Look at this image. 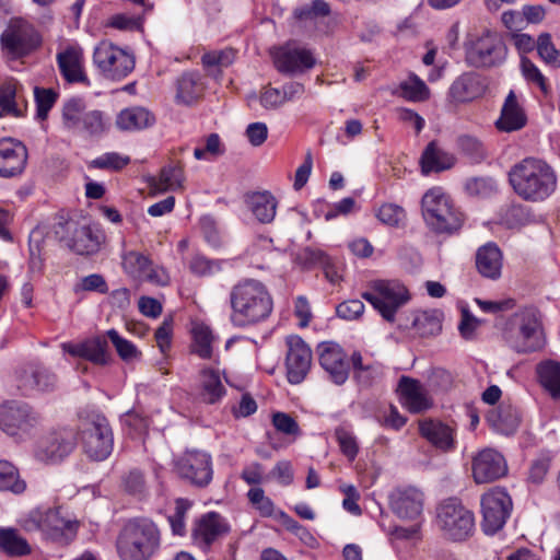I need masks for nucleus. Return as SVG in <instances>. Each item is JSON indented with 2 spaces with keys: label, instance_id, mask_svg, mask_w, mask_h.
I'll use <instances>...</instances> for the list:
<instances>
[{
  "label": "nucleus",
  "instance_id": "338daca9",
  "mask_svg": "<svg viewBox=\"0 0 560 560\" xmlns=\"http://www.w3.org/2000/svg\"><path fill=\"white\" fill-rule=\"evenodd\" d=\"M339 489L345 494L342 508L352 515H361L362 510L358 503L360 500V493L357 488L353 485L345 483L341 485Z\"/></svg>",
  "mask_w": 560,
  "mask_h": 560
},
{
  "label": "nucleus",
  "instance_id": "0eeeda50",
  "mask_svg": "<svg viewBox=\"0 0 560 560\" xmlns=\"http://www.w3.org/2000/svg\"><path fill=\"white\" fill-rule=\"evenodd\" d=\"M361 296L389 323L395 320L397 312L410 300L407 287L396 279L371 281Z\"/></svg>",
  "mask_w": 560,
  "mask_h": 560
},
{
  "label": "nucleus",
  "instance_id": "79ce46f5",
  "mask_svg": "<svg viewBox=\"0 0 560 560\" xmlns=\"http://www.w3.org/2000/svg\"><path fill=\"white\" fill-rule=\"evenodd\" d=\"M235 59V51L231 48L222 50H212L203 54L201 57L202 66L209 74L218 78L223 68H228Z\"/></svg>",
  "mask_w": 560,
  "mask_h": 560
},
{
  "label": "nucleus",
  "instance_id": "473e14b6",
  "mask_svg": "<svg viewBox=\"0 0 560 560\" xmlns=\"http://www.w3.org/2000/svg\"><path fill=\"white\" fill-rule=\"evenodd\" d=\"M476 266L479 273L489 279L501 276L502 253L494 243L481 246L476 254Z\"/></svg>",
  "mask_w": 560,
  "mask_h": 560
},
{
  "label": "nucleus",
  "instance_id": "49530a36",
  "mask_svg": "<svg viewBox=\"0 0 560 560\" xmlns=\"http://www.w3.org/2000/svg\"><path fill=\"white\" fill-rule=\"evenodd\" d=\"M400 95L410 102H423L430 96V90L418 75L410 74L399 84Z\"/></svg>",
  "mask_w": 560,
  "mask_h": 560
},
{
  "label": "nucleus",
  "instance_id": "a211bd4d",
  "mask_svg": "<svg viewBox=\"0 0 560 560\" xmlns=\"http://www.w3.org/2000/svg\"><path fill=\"white\" fill-rule=\"evenodd\" d=\"M230 532L226 520L217 512H208L196 520L191 539L200 549L207 551L215 541Z\"/></svg>",
  "mask_w": 560,
  "mask_h": 560
},
{
  "label": "nucleus",
  "instance_id": "a19ab883",
  "mask_svg": "<svg viewBox=\"0 0 560 560\" xmlns=\"http://www.w3.org/2000/svg\"><path fill=\"white\" fill-rule=\"evenodd\" d=\"M101 238V235L95 233L92 228L83 225L74 230L70 246L80 255H90L98 249Z\"/></svg>",
  "mask_w": 560,
  "mask_h": 560
},
{
  "label": "nucleus",
  "instance_id": "3c124183",
  "mask_svg": "<svg viewBox=\"0 0 560 560\" xmlns=\"http://www.w3.org/2000/svg\"><path fill=\"white\" fill-rule=\"evenodd\" d=\"M191 505L187 499L179 498L175 501L174 511L168 515V523L174 535L184 536L186 534V517Z\"/></svg>",
  "mask_w": 560,
  "mask_h": 560
},
{
  "label": "nucleus",
  "instance_id": "e433bc0d",
  "mask_svg": "<svg viewBox=\"0 0 560 560\" xmlns=\"http://www.w3.org/2000/svg\"><path fill=\"white\" fill-rule=\"evenodd\" d=\"M199 395L203 402L211 405L220 401L225 395V387L217 370L203 369L201 371Z\"/></svg>",
  "mask_w": 560,
  "mask_h": 560
},
{
  "label": "nucleus",
  "instance_id": "20e7f679",
  "mask_svg": "<svg viewBox=\"0 0 560 560\" xmlns=\"http://www.w3.org/2000/svg\"><path fill=\"white\" fill-rule=\"evenodd\" d=\"M160 542L155 523L147 517H135L124 525L116 548L121 560H148L158 551Z\"/></svg>",
  "mask_w": 560,
  "mask_h": 560
},
{
  "label": "nucleus",
  "instance_id": "f8f14e48",
  "mask_svg": "<svg viewBox=\"0 0 560 560\" xmlns=\"http://www.w3.org/2000/svg\"><path fill=\"white\" fill-rule=\"evenodd\" d=\"M93 63L104 78L119 81L135 69V57L127 49L102 40L94 48Z\"/></svg>",
  "mask_w": 560,
  "mask_h": 560
},
{
  "label": "nucleus",
  "instance_id": "cd10ccee",
  "mask_svg": "<svg viewBox=\"0 0 560 560\" xmlns=\"http://www.w3.org/2000/svg\"><path fill=\"white\" fill-rule=\"evenodd\" d=\"M74 447L72 440L61 432H52L39 439L34 455L43 463H56L68 456Z\"/></svg>",
  "mask_w": 560,
  "mask_h": 560
},
{
  "label": "nucleus",
  "instance_id": "0e129e2a",
  "mask_svg": "<svg viewBox=\"0 0 560 560\" xmlns=\"http://www.w3.org/2000/svg\"><path fill=\"white\" fill-rule=\"evenodd\" d=\"M458 148L460 151L474 161L485 158L482 143L475 137L462 136L458 138Z\"/></svg>",
  "mask_w": 560,
  "mask_h": 560
},
{
  "label": "nucleus",
  "instance_id": "39448f33",
  "mask_svg": "<svg viewBox=\"0 0 560 560\" xmlns=\"http://www.w3.org/2000/svg\"><path fill=\"white\" fill-rule=\"evenodd\" d=\"M422 217L427 225L436 233L458 231L463 225V214L455 207L450 195L440 186L428 189L421 199Z\"/></svg>",
  "mask_w": 560,
  "mask_h": 560
},
{
  "label": "nucleus",
  "instance_id": "de8ad7c7",
  "mask_svg": "<svg viewBox=\"0 0 560 560\" xmlns=\"http://www.w3.org/2000/svg\"><path fill=\"white\" fill-rule=\"evenodd\" d=\"M106 336L115 347L117 354L122 361L130 363L140 360L141 351L136 347L133 342L121 337L116 329L107 330Z\"/></svg>",
  "mask_w": 560,
  "mask_h": 560
},
{
  "label": "nucleus",
  "instance_id": "5fc2aeb1",
  "mask_svg": "<svg viewBox=\"0 0 560 560\" xmlns=\"http://www.w3.org/2000/svg\"><path fill=\"white\" fill-rule=\"evenodd\" d=\"M536 48L539 57L548 65L560 67V50H558L548 33L538 36Z\"/></svg>",
  "mask_w": 560,
  "mask_h": 560
},
{
  "label": "nucleus",
  "instance_id": "8fccbe9b",
  "mask_svg": "<svg viewBox=\"0 0 560 560\" xmlns=\"http://www.w3.org/2000/svg\"><path fill=\"white\" fill-rule=\"evenodd\" d=\"M121 260L125 272L137 280L141 279L151 262L147 256L135 250L124 253Z\"/></svg>",
  "mask_w": 560,
  "mask_h": 560
},
{
  "label": "nucleus",
  "instance_id": "c85d7f7f",
  "mask_svg": "<svg viewBox=\"0 0 560 560\" xmlns=\"http://www.w3.org/2000/svg\"><path fill=\"white\" fill-rule=\"evenodd\" d=\"M57 65L63 79L69 83H85L83 49L79 45H69L57 54Z\"/></svg>",
  "mask_w": 560,
  "mask_h": 560
},
{
  "label": "nucleus",
  "instance_id": "37998d69",
  "mask_svg": "<svg viewBox=\"0 0 560 560\" xmlns=\"http://www.w3.org/2000/svg\"><path fill=\"white\" fill-rule=\"evenodd\" d=\"M192 352L202 359H210L212 355V343L214 336L209 326L196 323L192 326Z\"/></svg>",
  "mask_w": 560,
  "mask_h": 560
},
{
  "label": "nucleus",
  "instance_id": "9b49d317",
  "mask_svg": "<svg viewBox=\"0 0 560 560\" xmlns=\"http://www.w3.org/2000/svg\"><path fill=\"white\" fill-rule=\"evenodd\" d=\"M39 424V415L27 404L7 401L0 405V429L16 441L31 438Z\"/></svg>",
  "mask_w": 560,
  "mask_h": 560
},
{
  "label": "nucleus",
  "instance_id": "774afa93",
  "mask_svg": "<svg viewBox=\"0 0 560 560\" xmlns=\"http://www.w3.org/2000/svg\"><path fill=\"white\" fill-rule=\"evenodd\" d=\"M173 335V319L171 317L164 318L161 326L156 329L154 337L156 345L162 353H166L172 343Z\"/></svg>",
  "mask_w": 560,
  "mask_h": 560
},
{
  "label": "nucleus",
  "instance_id": "7c9ffc66",
  "mask_svg": "<svg viewBox=\"0 0 560 560\" xmlns=\"http://www.w3.org/2000/svg\"><path fill=\"white\" fill-rule=\"evenodd\" d=\"M245 203L259 223L268 224L275 220L278 201L271 192L265 190L247 194Z\"/></svg>",
  "mask_w": 560,
  "mask_h": 560
},
{
  "label": "nucleus",
  "instance_id": "c9c22d12",
  "mask_svg": "<svg viewBox=\"0 0 560 560\" xmlns=\"http://www.w3.org/2000/svg\"><path fill=\"white\" fill-rule=\"evenodd\" d=\"M490 425L501 434H513L520 425L518 411L512 406H500L488 415Z\"/></svg>",
  "mask_w": 560,
  "mask_h": 560
},
{
  "label": "nucleus",
  "instance_id": "f3484780",
  "mask_svg": "<svg viewBox=\"0 0 560 560\" xmlns=\"http://www.w3.org/2000/svg\"><path fill=\"white\" fill-rule=\"evenodd\" d=\"M419 434L440 452L448 453L456 448L457 427L454 421L424 418L418 422Z\"/></svg>",
  "mask_w": 560,
  "mask_h": 560
},
{
  "label": "nucleus",
  "instance_id": "58836bf2",
  "mask_svg": "<svg viewBox=\"0 0 560 560\" xmlns=\"http://www.w3.org/2000/svg\"><path fill=\"white\" fill-rule=\"evenodd\" d=\"M203 92V84L199 74L184 73L177 81L176 98L184 104H191L198 100Z\"/></svg>",
  "mask_w": 560,
  "mask_h": 560
},
{
  "label": "nucleus",
  "instance_id": "6e6552de",
  "mask_svg": "<svg viewBox=\"0 0 560 560\" xmlns=\"http://www.w3.org/2000/svg\"><path fill=\"white\" fill-rule=\"evenodd\" d=\"M61 118L68 131L83 137L98 138L109 128L105 113L89 109L82 98H70L65 102Z\"/></svg>",
  "mask_w": 560,
  "mask_h": 560
},
{
  "label": "nucleus",
  "instance_id": "4468645a",
  "mask_svg": "<svg viewBox=\"0 0 560 560\" xmlns=\"http://www.w3.org/2000/svg\"><path fill=\"white\" fill-rule=\"evenodd\" d=\"M506 52V46L502 39L487 32L467 47L466 60L476 68L495 67L505 60Z\"/></svg>",
  "mask_w": 560,
  "mask_h": 560
},
{
  "label": "nucleus",
  "instance_id": "6e6d98bb",
  "mask_svg": "<svg viewBox=\"0 0 560 560\" xmlns=\"http://www.w3.org/2000/svg\"><path fill=\"white\" fill-rule=\"evenodd\" d=\"M378 220L389 226H399L406 219V211L398 205L385 203L377 211Z\"/></svg>",
  "mask_w": 560,
  "mask_h": 560
},
{
  "label": "nucleus",
  "instance_id": "4be33fe9",
  "mask_svg": "<svg viewBox=\"0 0 560 560\" xmlns=\"http://www.w3.org/2000/svg\"><path fill=\"white\" fill-rule=\"evenodd\" d=\"M392 511L400 518L416 520L423 510V493L415 487L397 488L388 497Z\"/></svg>",
  "mask_w": 560,
  "mask_h": 560
},
{
  "label": "nucleus",
  "instance_id": "1a4fd4ad",
  "mask_svg": "<svg viewBox=\"0 0 560 560\" xmlns=\"http://www.w3.org/2000/svg\"><path fill=\"white\" fill-rule=\"evenodd\" d=\"M28 530L38 529L46 539L68 544L78 532L79 523L61 509H36L25 522Z\"/></svg>",
  "mask_w": 560,
  "mask_h": 560
},
{
  "label": "nucleus",
  "instance_id": "72a5a7b5",
  "mask_svg": "<svg viewBox=\"0 0 560 560\" xmlns=\"http://www.w3.org/2000/svg\"><path fill=\"white\" fill-rule=\"evenodd\" d=\"M536 375L541 388L555 401L560 402V362L551 359L539 362Z\"/></svg>",
  "mask_w": 560,
  "mask_h": 560
},
{
  "label": "nucleus",
  "instance_id": "f03ea898",
  "mask_svg": "<svg viewBox=\"0 0 560 560\" xmlns=\"http://www.w3.org/2000/svg\"><path fill=\"white\" fill-rule=\"evenodd\" d=\"M230 322L236 328H247L265 322L272 313L273 300L266 287L256 279H243L229 292Z\"/></svg>",
  "mask_w": 560,
  "mask_h": 560
},
{
  "label": "nucleus",
  "instance_id": "9d476101",
  "mask_svg": "<svg viewBox=\"0 0 560 560\" xmlns=\"http://www.w3.org/2000/svg\"><path fill=\"white\" fill-rule=\"evenodd\" d=\"M435 524L445 539L464 541L474 532L475 516L459 501L450 499L438 506Z\"/></svg>",
  "mask_w": 560,
  "mask_h": 560
},
{
  "label": "nucleus",
  "instance_id": "69168bd1",
  "mask_svg": "<svg viewBox=\"0 0 560 560\" xmlns=\"http://www.w3.org/2000/svg\"><path fill=\"white\" fill-rule=\"evenodd\" d=\"M336 313L342 319L354 320L364 313V304L358 299L347 300L336 307Z\"/></svg>",
  "mask_w": 560,
  "mask_h": 560
},
{
  "label": "nucleus",
  "instance_id": "13d9d810",
  "mask_svg": "<svg viewBox=\"0 0 560 560\" xmlns=\"http://www.w3.org/2000/svg\"><path fill=\"white\" fill-rule=\"evenodd\" d=\"M335 435L342 454L349 460H353L359 452V446L355 436L350 431L342 427L336 429Z\"/></svg>",
  "mask_w": 560,
  "mask_h": 560
},
{
  "label": "nucleus",
  "instance_id": "f704fd0d",
  "mask_svg": "<svg viewBox=\"0 0 560 560\" xmlns=\"http://www.w3.org/2000/svg\"><path fill=\"white\" fill-rule=\"evenodd\" d=\"M455 164V158L440 149L435 142H430L421 156V167L424 174L442 172Z\"/></svg>",
  "mask_w": 560,
  "mask_h": 560
},
{
  "label": "nucleus",
  "instance_id": "2f4dec72",
  "mask_svg": "<svg viewBox=\"0 0 560 560\" xmlns=\"http://www.w3.org/2000/svg\"><path fill=\"white\" fill-rule=\"evenodd\" d=\"M116 126L121 131H140L155 124V116L148 108L131 106L121 109L116 116Z\"/></svg>",
  "mask_w": 560,
  "mask_h": 560
},
{
  "label": "nucleus",
  "instance_id": "052dcab7",
  "mask_svg": "<svg viewBox=\"0 0 560 560\" xmlns=\"http://www.w3.org/2000/svg\"><path fill=\"white\" fill-rule=\"evenodd\" d=\"M223 153V147L219 135L211 133L207 137L205 147H197L194 156L197 160H210Z\"/></svg>",
  "mask_w": 560,
  "mask_h": 560
},
{
  "label": "nucleus",
  "instance_id": "7ed1b4c3",
  "mask_svg": "<svg viewBox=\"0 0 560 560\" xmlns=\"http://www.w3.org/2000/svg\"><path fill=\"white\" fill-rule=\"evenodd\" d=\"M504 347L518 354H528L545 347V336L539 312L524 307L514 313L501 331Z\"/></svg>",
  "mask_w": 560,
  "mask_h": 560
},
{
  "label": "nucleus",
  "instance_id": "bf43d9fd",
  "mask_svg": "<svg viewBox=\"0 0 560 560\" xmlns=\"http://www.w3.org/2000/svg\"><path fill=\"white\" fill-rule=\"evenodd\" d=\"M550 465H551V456L550 455H548V454L539 455L537 458H535L532 462V464L529 466L527 480L534 485L541 483L545 480V478L550 469Z\"/></svg>",
  "mask_w": 560,
  "mask_h": 560
},
{
  "label": "nucleus",
  "instance_id": "aec40b11",
  "mask_svg": "<svg viewBox=\"0 0 560 560\" xmlns=\"http://www.w3.org/2000/svg\"><path fill=\"white\" fill-rule=\"evenodd\" d=\"M508 472L506 460L493 448L480 451L472 460V477L477 483L492 482Z\"/></svg>",
  "mask_w": 560,
  "mask_h": 560
},
{
  "label": "nucleus",
  "instance_id": "dca6fc26",
  "mask_svg": "<svg viewBox=\"0 0 560 560\" xmlns=\"http://www.w3.org/2000/svg\"><path fill=\"white\" fill-rule=\"evenodd\" d=\"M177 475L191 485L207 487L213 477L210 454L200 451H188L175 462Z\"/></svg>",
  "mask_w": 560,
  "mask_h": 560
},
{
  "label": "nucleus",
  "instance_id": "864d4df0",
  "mask_svg": "<svg viewBox=\"0 0 560 560\" xmlns=\"http://www.w3.org/2000/svg\"><path fill=\"white\" fill-rule=\"evenodd\" d=\"M34 97L36 103V116L44 120L47 118L49 110L55 105L58 93L52 89L35 88Z\"/></svg>",
  "mask_w": 560,
  "mask_h": 560
},
{
  "label": "nucleus",
  "instance_id": "4d7b16f0",
  "mask_svg": "<svg viewBox=\"0 0 560 560\" xmlns=\"http://www.w3.org/2000/svg\"><path fill=\"white\" fill-rule=\"evenodd\" d=\"M16 88L12 82H8L0 86V117L7 115H19L15 106Z\"/></svg>",
  "mask_w": 560,
  "mask_h": 560
},
{
  "label": "nucleus",
  "instance_id": "ddd939ff",
  "mask_svg": "<svg viewBox=\"0 0 560 560\" xmlns=\"http://www.w3.org/2000/svg\"><path fill=\"white\" fill-rule=\"evenodd\" d=\"M513 508L509 493L499 487L490 489L481 497L482 529L493 535L505 525Z\"/></svg>",
  "mask_w": 560,
  "mask_h": 560
},
{
  "label": "nucleus",
  "instance_id": "a878e982",
  "mask_svg": "<svg viewBox=\"0 0 560 560\" xmlns=\"http://www.w3.org/2000/svg\"><path fill=\"white\" fill-rule=\"evenodd\" d=\"M27 162L24 144L12 139L0 141V177L10 178L21 175Z\"/></svg>",
  "mask_w": 560,
  "mask_h": 560
},
{
  "label": "nucleus",
  "instance_id": "5701e85b",
  "mask_svg": "<svg viewBox=\"0 0 560 560\" xmlns=\"http://www.w3.org/2000/svg\"><path fill=\"white\" fill-rule=\"evenodd\" d=\"M526 124L527 115L524 108V97L511 90L503 102L495 127L503 132H513L521 130Z\"/></svg>",
  "mask_w": 560,
  "mask_h": 560
},
{
  "label": "nucleus",
  "instance_id": "f257e3e1",
  "mask_svg": "<svg viewBox=\"0 0 560 560\" xmlns=\"http://www.w3.org/2000/svg\"><path fill=\"white\" fill-rule=\"evenodd\" d=\"M508 180L514 194L523 201L540 203L558 190V174L544 159L526 156L513 164Z\"/></svg>",
  "mask_w": 560,
  "mask_h": 560
},
{
  "label": "nucleus",
  "instance_id": "603ef678",
  "mask_svg": "<svg viewBox=\"0 0 560 560\" xmlns=\"http://www.w3.org/2000/svg\"><path fill=\"white\" fill-rule=\"evenodd\" d=\"M256 101L266 109H276L284 104L280 89L270 86L264 88L259 96L255 93L248 95L247 103L250 108H254Z\"/></svg>",
  "mask_w": 560,
  "mask_h": 560
},
{
  "label": "nucleus",
  "instance_id": "c756f323",
  "mask_svg": "<svg viewBox=\"0 0 560 560\" xmlns=\"http://www.w3.org/2000/svg\"><path fill=\"white\" fill-rule=\"evenodd\" d=\"M398 390L400 402L412 413H419L432 407V401L419 381L402 376L399 381Z\"/></svg>",
  "mask_w": 560,
  "mask_h": 560
},
{
  "label": "nucleus",
  "instance_id": "680f3d73",
  "mask_svg": "<svg viewBox=\"0 0 560 560\" xmlns=\"http://www.w3.org/2000/svg\"><path fill=\"white\" fill-rule=\"evenodd\" d=\"M129 162L130 158L127 155H121L117 152H108L93 160L92 165L102 170L118 171L128 165Z\"/></svg>",
  "mask_w": 560,
  "mask_h": 560
},
{
  "label": "nucleus",
  "instance_id": "412c9836",
  "mask_svg": "<svg viewBox=\"0 0 560 560\" xmlns=\"http://www.w3.org/2000/svg\"><path fill=\"white\" fill-rule=\"evenodd\" d=\"M61 349L73 358H81L96 365L104 366L110 362L107 341L101 336L88 338L79 342H63L61 343Z\"/></svg>",
  "mask_w": 560,
  "mask_h": 560
},
{
  "label": "nucleus",
  "instance_id": "a18cd8bd",
  "mask_svg": "<svg viewBox=\"0 0 560 560\" xmlns=\"http://www.w3.org/2000/svg\"><path fill=\"white\" fill-rule=\"evenodd\" d=\"M25 488L26 483L20 478L16 467L7 460H0V490L20 494Z\"/></svg>",
  "mask_w": 560,
  "mask_h": 560
},
{
  "label": "nucleus",
  "instance_id": "09e8293b",
  "mask_svg": "<svg viewBox=\"0 0 560 560\" xmlns=\"http://www.w3.org/2000/svg\"><path fill=\"white\" fill-rule=\"evenodd\" d=\"M247 499L250 505L261 517H277L278 512L273 501L265 494L260 487L250 488L247 492Z\"/></svg>",
  "mask_w": 560,
  "mask_h": 560
},
{
  "label": "nucleus",
  "instance_id": "e2e57ef3",
  "mask_svg": "<svg viewBox=\"0 0 560 560\" xmlns=\"http://www.w3.org/2000/svg\"><path fill=\"white\" fill-rule=\"evenodd\" d=\"M521 70L525 80L537 84L542 92H547L546 78L530 59L527 57L521 58Z\"/></svg>",
  "mask_w": 560,
  "mask_h": 560
},
{
  "label": "nucleus",
  "instance_id": "c03bdc74",
  "mask_svg": "<svg viewBox=\"0 0 560 560\" xmlns=\"http://www.w3.org/2000/svg\"><path fill=\"white\" fill-rule=\"evenodd\" d=\"M184 171L179 165H167L160 172L158 179L153 184L156 192L175 190L183 187Z\"/></svg>",
  "mask_w": 560,
  "mask_h": 560
},
{
  "label": "nucleus",
  "instance_id": "393cba45",
  "mask_svg": "<svg viewBox=\"0 0 560 560\" xmlns=\"http://www.w3.org/2000/svg\"><path fill=\"white\" fill-rule=\"evenodd\" d=\"M273 62L278 71L295 73L313 68L315 58L308 49L287 45L273 51Z\"/></svg>",
  "mask_w": 560,
  "mask_h": 560
},
{
  "label": "nucleus",
  "instance_id": "4c0bfd02",
  "mask_svg": "<svg viewBox=\"0 0 560 560\" xmlns=\"http://www.w3.org/2000/svg\"><path fill=\"white\" fill-rule=\"evenodd\" d=\"M0 549L9 556L21 557L31 552L27 540L21 536L18 529L0 528Z\"/></svg>",
  "mask_w": 560,
  "mask_h": 560
},
{
  "label": "nucleus",
  "instance_id": "423d86ee",
  "mask_svg": "<svg viewBox=\"0 0 560 560\" xmlns=\"http://www.w3.org/2000/svg\"><path fill=\"white\" fill-rule=\"evenodd\" d=\"M80 440L84 453L93 460L106 459L113 451L114 436L104 415L95 409L79 413Z\"/></svg>",
  "mask_w": 560,
  "mask_h": 560
},
{
  "label": "nucleus",
  "instance_id": "2eb2a0df",
  "mask_svg": "<svg viewBox=\"0 0 560 560\" xmlns=\"http://www.w3.org/2000/svg\"><path fill=\"white\" fill-rule=\"evenodd\" d=\"M42 44V36L27 21L13 20L1 35V45L11 55L22 57L37 49Z\"/></svg>",
  "mask_w": 560,
  "mask_h": 560
},
{
  "label": "nucleus",
  "instance_id": "ea45409f",
  "mask_svg": "<svg viewBox=\"0 0 560 560\" xmlns=\"http://www.w3.org/2000/svg\"><path fill=\"white\" fill-rule=\"evenodd\" d=\"M412 326L422 337L438 335L442 329V313L438 310L418 311Z\"/></svg>",
  "mask_w": 560,
  "mask_h": 560
},
{
  "label": "nucleus",
  "instance_id": "bb28decb",
  "mask_svg": "<svg viewBox=\"0 0 560 560\" xmlns=\"http://www.w3.org/2000/svg\"><path fill=\"white\" fill-rule=\"evenodd\" d=\"M487 91L485 79L472 71L458 75L448 89V97L453 103H469L481 97Z\"/></svg>",
  "mask_w": 560,
  "mask_h": 560
},
{
  "label": "nucleus",
  "instance_id": "b1692460",
  "mask_svg": "<svg viewBox=\"0 0 560 560\" xmlns=\"http://www.w3.org/2000/svg\"><path fill=\"white\" fill-rule=\"evenodd\" d=\"M319 363L335 384L341 385L348 380L350 368L347 355L339 345L322 343L319 346Z\"/></svg>",
  "mask_w": 560,
  "mask_h": 560
},
{
  "label": "nucleus",
  "instance_id": "6ab92c4d",
  "mask_svg": "<svg viewBox=\"0 0 560 560\" xmlns=\"http://www.w3.org/2000/svg\"><path fill=\"white\" fill-rule=\"evenodd\" d=\"M287 377L290 384H300L307 375L312 363V350L299 336L287 338Z\"/></svg>",
  "mask_w": 560,
  "mask_h": 560
}]
</instances>
